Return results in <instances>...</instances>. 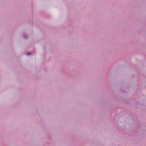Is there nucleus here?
Wrapping results in <instances>:
<instances>
[{
	"mask_svg": "<svg viewBox=\"0 0 146 146\" xmlns=\"http://www.w3.org/2000/svg\"><path fill=\"white\" fill-rule=\"evenodd\" d=\"M27 55H30L31 54V53H27Z\"/></svg>",
	"mask_w": 146,
	"mask_h": 146,
	"instance_id": "nucleus-1",
	"label": "nucleus"
}]
</instances>
